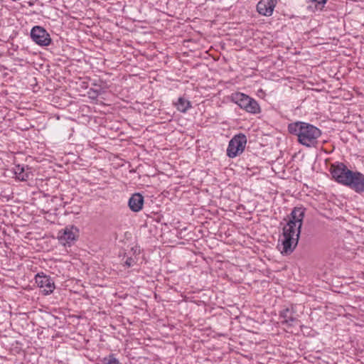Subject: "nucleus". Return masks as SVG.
<instances>
[{
	"instance_id": "2",
	"label": "nucleus",
	"mask_w": 364,
	"mask_h": 364,
	"mask_svg": "<svg viewBox=\"0 0 364 364\" xmlns=\"http://www.w3.org/2000/svg\"><path fill=\"white\" fill-rule=\"evenodd\" d=\"M288 131L296 136L298 142L306 147H316L322 134L321 130L316 126L300 121L290 123Z\"/></svg>"
},
{
	"instance_id": "14",
	"label": "nucleus",
	"mask_w": 364,
	"mask_h": 364,
	"mask_svg": "<svg viewBox=\"0 0 364 364\" xmlns=\"http://www.w3.org/2000/svg\"><path fill=\"white\" fill-rule=\"evenodd\" d=\"M175 105L179 112H186L191 107V102L183 97H179Z\"/></svg>"
},
{
	"instance_id": "11",
	"label": "nucleus",
	"mask_w": 364,
	"mask_h": 364,
	"mask_svg": "<svg viewBox=\"0 0 364 364\" xmlns=\"http://www.w3.org/2000/svg\"><path fill=\"white\" fill-rule=\"evenodd\" d=\"M280 317L283 319L282 323L287 326H292L298 322L297 318L294 316V312L292 309L286 308L281 311Z\"/></svg>"
},
{
	"instance_id": "13",
	"label": "nucleus",
	"mask_w": 364,
	"mask_h": 364,
	"mask_svg": "<svg viewBox=\"0 0 364 364\" xmlns=\"http://www.w3.org/2000/svg\"><path fill=\"white\" fill-rule=\"evenodd\" d=\"M14 173L16 176V178L21 181H26L29 178V172L25 169L23 166H15L14 168Z\"/></svg>"
},
{
	"instance_id": "10",
	"label": "nucleus",
	"mask_w": 364,
	"mask_h": 364,
	"mask_svg": "<svg viewBox=\"0 0 364 364\" xmlns=\"http://www.w3.org/2000/svg\"><path fill=\"white\" fill-rule=\"evenodd\" d=\"M278 0H260L257 4V12L264 16H271Z\"/></svg>"
},
{
	"instance_id": "15",
	"label": "nucleus",
	"mask_w": 364,
	"mask_h": 364,
	"mask_svg": "<svg viewBox=\"0 0 364 364\" xmlns=\"http://www.w3.org/2000/svg\"><path fill=\"white\" fill-rule=\"evenodd\" d=\"M327 0H308L309 7L315 11H321L324 7Z\"/></svg>"
},
{
	"instance_id": "1",
	"label": "nucleus",
	"mask_w": 364,
	"mask_h": 364,
	"mask_svg": "<svg viewBox=\"0 0 364 364\" xmlns=\"http://www.w3.org/2000/svg\"><path fill=\"white\" fill-rule=\"evenodd\" d=\"M304 214L305 210L301 207H296L292 210L289 222L283 228L280 247L282 254L289 255L296 247Z\"/></svg>"
},
{
	"instance_id": "4",
	"label": "nucleus",
	"mask_w": 364,
	"mask_h": 364,
	"mask_svg": "<svg viewBox=\"0 0 364 364\" xmlns=\"http://www.w3.org/2000/svg\"><path fill=\"white\" fill-rule=\"evenodd\" d=\"M247 144V137L243 134L235 135L230 141L228 149L227 155L230 158H234L242 154L245 150Z\"/></svg>"
},
{
	"instance_id": "3",
	"label": "nucleus",
	"mask_w": 364,
	"mask_h": 364,
	"mask_svg": "<svg viewBox=\"0 0 364 364\" xmlns=\"http://www.w3.org/2000/svg\"><path fill=\"white\" fill-rule=\"evenodd\" d=\"M231 101L237 105L241 109L251 114L259 113L261 109L258 102L250 96L242 93L235 92L230 96Z\"/></svg>"
},
{
	"instance_id": "6",
	"label": "nucleus",
	"mask_w": 364,
	"mask_h": 364,
	"mask_svg": "<svg viewBox=\"0 0 364 364\" xmlns=\"http://www.w3.org/2000/svg\"><path fill=\"white\" fill-rule=\"evenodd\" d=\"M79 230L74 225H68L58 232V238L63 245L70 246L78 237Z\"/></svg>"
},
{
	"instance_id": "16",
	"label": "nucleus",
	"mask_w": 364,
	"mask_h": 364,
	"mask_svg": "<svg viewBox=\"0 0 364 364\" xmlns=\"http://www.w3.org/2000/svg\"><path fill=\"white\" fill-rule=\"evenodd\" d=\"M103 364H120L119 361L114 356L113 354H110L108 356L104 358Z\"/></svg>"
},
{
	"instance_id": "7",
	"label": "nucleus",
	"mask_w": 364,
	"mask_h": 364,
	"mask_svg": "<svg viewBox=\"0 0 364 364\" xmlns=\"http://www.w3.org/2000/svg\"><path fill=\"white\" fill-rule=\"evenodd\" d=\"M36 283L41 289L44 295H48L53 292L55 285L53 279L48 275L42 273H38L35 277Z\"/></svg>"
},
{
	"instance_id": "12",
	"label": "nucleus",
	"mask_w": 364,
	"mask_h": 364,
	"mask_svg": "<svg viewBox=\"0 0 364 364\" xmlns=\"http://www.w3.org/2000/svg\"><path fill=\"white\" fill-rule=\"evenodd\" d=\"M128 205L133 212L140 211L144 205V197L140 193L133 194L129 199Z\"/></svg>"
},
{
	"instance_id": "5",
	"label": "nucleus",
	"mask_w": 364,
	"mask_h": 364,
	"mask_svg": "<svg viewBox=\"0 0 364 364\" xmlns=\"http://www.w3.org/2000/svg\"><path fill=\"white\" fill-rule=\"evenodd\" d=\"M353 171H350L343 163H336L331 166L330 172L333 179L342 184L346 185Z\"/></svg>"
},
{
	"instance_id": "17",
	"label": "nucleus",
	"mask_w": 364,
	"mask_h": 364,
	"mask_svg": "<svg viewBox=\"0 0 364 364\" xmlns=\"http://www.w3.org/2000/svg\"><path fill=\"white\" fill-rule=\"evenodd\" d=\"M137 262V259L136 257H127L124 262V264L127 267H133Z\"/></svg>"
},
{
	"instance_id": "9",
	"label": "nucleus",
	"mask_w": 364,
	"mask_h": 364,
	"mask_svg": "<svg viewBox=\"0 0 364 364\" xmlns=\"http://www.w3.org/2000/svg\"><path fill=\"white\" fill-rule=\"evenodd\" d=\"M345 186L358 193H364V174L358 171H352Z\"/></svg>"
},
{
	"instance_id": "8",
	"label": "nucleus",
	"mask_w": 364,
	"mask_h": 364,
	"mask_svg": "<svg viewBox=\"0 0 364 364\" xmlns=\"http://www.w3.org/2000/svg\"><path fill=\"white\" fill-rule=\"evenodd\" d=\"M32 40L41 46H48L51 43V38L47 31L41 26H34L31 31Z\"/></svg>"
}]
</instances>
